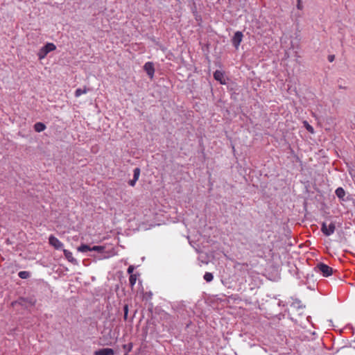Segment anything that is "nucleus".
Masks as SVG:
<instances>
[{"label": "nucleus", "mask_w": 355, "mask_h": 355, "mask_svg": "<svg viewBox=\"0 0 355 355\" xmlns=\"http://www.w3.org/2000/svg\"><path fill=\"white\" fill-rule=\"evenodd\" d=\"M44 286V282L34 279L26 283L24 287V307L34 309L37 302L36 296Z\"/></svg>", "instance_id": "obj_1"}, {"label": "nucleus", "mask_w": 355, "mask_h": 355, "mask_svg": "<svg viewBox=\"0 0 355 355\" xmlns=\"http://www.w3.org/2000/svg\"><path fill=\"white\" fill-rule=\"evenodd\" d=\"M78 252H83V253H87V252H96L98 254H99L98 258L100 259H104V258H108L110 257V254H105V246L104 245H93L91 246L88 244L82 243L80 246L77 248Z\"/></svg>", "instance_id": "obj_2"}, {"label": "nucleus", "mask_w": 355, "mask_h": 355, "mask_svg": "<svg viewBox=\"0 0 355 355\" xmlns=\"http://www.w3.org/2000/svg\"><path fill=\"white\" fill-rule=\"evenodd\" d=\"M313 270L315 272L321 273L325 277L331 276L334 272V269L331 267L322 262L317 263Z\"/></svg>", "instance_id": "obj_3"}, {"label": "nucleus", "mask_w": 355, "mask_h": 355, "mask_svg": "<svg viewBox=\"0 0 355 355\" xmlns=\"http://www.w3.org/2000/svg\"><path fill=\"white\" fill-rule=\"evenodd\" d=\"M56 49V46L53 43L48 42L44 44L37 52V55L39 60L44 59L48 53Z\"/></svg>", "instance_id": "obj_4"}, {"label": "nucleus", "mask_w": 355, "mask_h": 355, "mask_svg": "<svg viewBox=\"0 0 355 355\" xmlns=\"http://www.w3.org/2000/svg\"><path fill=\"white\" fill-rule=\"evenodd\" d=\"M336 230V225L334 223H331L329 225L325 222H322L321 224V232L324 235L329 236L334 233Z\"/></svg>", "instance_id": "obj_5"}, {"label": "nucleus", "mask_w": 355, "mask_h": 355, "mask_svg": "<svg viewBox=\"0 0 355 355\" xmlns=\"http://www.w3.org/2000/svg\"><path fill=\"white\" fill-rule=\"evenodd\" d=\"M243 37V34L241 31H236L234 33L232 38V44L236 49H238Z\"/></svg>", "instance_id": "obj_6"}, {"label": "nucleus", "mask_w": 355, "mask_h": 355, "mask_svg": "<svg viewBox=\"0 0 355 355\" xmlns=\"http://www.w3.org/2000/svg\"><path fill=\"white\" fill-rule=\"evenodd\" d=\"M49 243L55 250H61L64 246L63 243L53 234H51L49 237Z\"/></svg>", "instance_id": "obj_7"}, {"label": "nucleus", "mask_w": 355, "mask_h": 355, "mask_svg": "<svg viewBox=\"0 0 355 355\" xmlns=\"http://www.w3.org/2000/svg\"><path fill=\"white\" fill-rule=\"evenodd\" d=\"M144 70L146 71L150 78H153L155 73L154 64L152 62H147L144 64Z\"/></svg>", "instance_id": "obj_8"}, {"label": "nucleus", "mask_w": 355, "mask_h": 355, "mask_svg": "<svg viewBox=\"0 0 355 355\" xmlns=\"http://www.w3.org/2000/svg\"><path fill=\"white\" fill-rule=\"evenodd\" d=\"M214 78L219 82L221 85H225L226 80L224 77V72L220 70H216L214 71Z\"/></svg>", "instance_id": "obj_9"}, {"label": "nucleus", "mask_w": 355, "mask_h": 355, "mask_svg": "<svg viewBox=\"0 0 355 355\" xmlns=\"http://www.w3.org/2000/svg\"><path fill=\"white\" fill-rule=\"evenodd\" d=\"M94 355H114V351L112 348H102L96 350Z\"/></svg>", "instance_id": "obj_10"}, {"label": "nucleus", "mask_w": 355, "mask_h": 355, "mask_svg": "<svg viewBox=\"0 0 355 355\" xmlns=\"http://www.w3.org/2000/svg\"><path fill=\"white\" fill-rule=\"evenodd\" d=\"M63 253H64V255L65 258L69 262H71V263H77V260L75 258L73 257L72 253L69 250L63 249Z\"/></svg>", "instance_id": "obj_11"}, {"label": "nucleus", "mask_w": 355, "mask_h": 355, "mask_svg": "<svg viewBox=\"0 0 355 355\" xmlns=\"http://www.w3.org/2000/svg\"><path fill=\"white\" fill-rule=\"evenodd\" d=\"M335 193L336 195V196L340 200H343V201H345V199L344 198L345 196V191L344 190L343 188L342 187H338L336 191H335Z\"/></svg>", "instance_id": "obj_12"}, {"label": "nucleus", "mask_w": 355, "mask_h": 355, "mask_svg": "<svg viewBox=\"0 0 355 355\" xmlns=\"http://www.w3.org/2000/svg\"><path fill=\"white\" fill-rule=\"evenodd\" d=\"M33 128L35 132H41L46 128V126L42 122H37L34 124Z\"/></svg>", "instance_id": "obj_13"}, {"label": "nucleus", "mask_w": 355, "mask_h": 355, "mask_svg": "<svg viewBox=\"0 0 355 355\" xmlns=\"http://www.w3.org/2000/svg\"><path fill=\"white\" fill-rule=\"evenodd\" d=\"M89 91V88H87L86 86H85L83 88H78L75 91V96L79 97L82 94L87 93Z\"/></svg>", "instance_id": "obj_14"}, {"label": "nucleus", "mask_w": 355, "mask_h": 355, "mask_svg": "<svg viewBox=\"0 0 355 355\" xmlns=\"http://www.w3.org/2000/svg\"><path fill=\"white\" fill-rule=\"evenodd\" d=\"M291 306H293L295 309H302L304 307V306H302V302L298 299H295Z\"/></svg>", "instance_id": "obj_15"}, {"label": "nucleus", "mask_w": 355, "mask_h": 355, "mask_svg": "<svg viewBox=\"0 0 355 355\" xmlns=\"http://www.w3.org/2000/svg\"><path fill=\"white\" fill-rule=\"evenodd\" d=\"M123 319L125 321L128 320V311H129V306L128 304H125L123 307Z\"/></svg>", "instance_id": "obj_16"}, {"label": "nucleus", "mask_w": 355, "mask_h": 355, "mask_svg": "<svg viewBox=\"0 0 355 355\" xmlns=\"http://www.w3.org/2000/svg\"><path fill=\"white\" fill-rule=\"evenodd\" d=\"M203 279L207 282H211L214 279V275L211 272H206L203 276Z\"/></svg>", "instance_id": "obj_17"}, {"label": "nucleus", "mask_w": 355, "mask_h": 355, "mask_svg": "<svg viewBox=\"0 0 355 355\" xmlns=\"http://www.w3.org/2000/svg\"><path fill=\"white\" fill-rule=\"evenodd\" d=\"M249 246H250V250L252 252H255V251L258 250L261 247L259 243H255V242L250 243Z\"/></svg>", "instance_id": "obj_18"}, {"label": "nucleus", "mask_w": 355, "mask_h": 355, "mask_svg": "<svg viewBox=\"0 0 355 355\" xmlns=\"http://www.w3.org/2000/svg\"><path fill=\"white\" fill-rule=\"evenodd\" d=\"M141 170L139 168L137 167L133 170V179L135 180H138L140 175Z\"/></svg>", "instance_id": "obj_19"}, {"label": "nucleus", "mask_w": 355, "mask_h": 355, "mask_svg": "<svg viewBox=\"0 0 355 355\" xmlns=\"http://www.w3.org/2000/svg\"><path fill=\"white\" fill-rule=\"evenodd\" d=\"M137 281L136 275H130L129 277V284L132 288L135 286Z\"/></svg>", "instance_id": "obj_20"}, {"label": "nucleus", "mask_w": 355, "mask_h": 355, "mask_svg": "<svg viewBox=\"0 0 355 355\" xmlns=\"http://www.w3.org/2000/svg\"><path fill=\"white\" fill-rule=\"evenodd\" d=\"M304 124L307 131H309L311 133L313 132V128L307 121H304Z\"/></svg>", "instance_id": "obj_21"}, {"label": "nucleus", "mask_w": 355, "mask_h": 355, "mask_svg": "<svg viewBox=\"0 0 355 355\" xmlns=\"http://www.w3.org/2000/svg\"><path fill=\"white\" fill-rule=\"evenodd\" d=\"M134 270H135V267L133 266H130L128 268L127 272L130 275H133L132 272H133Z\"/></svg>", "instance_id": "obj_22"}, {"label": "nucleus", "mask_w": 355, "mask_h": 355, "mask_svg": "<svg viewBox=\"0 0 355 355\" xmlns=\"http://www.w3.org/2000/svg\"><path fill=\"white\" fill-rule=\"evenodd\" d=\"M137 182V180L132 178V180H129L128 184L131 187H134Z\"/></svg>", "instance_id": "obj_23"}, {"label": "nucleus", "mask_w": 355, "mask_h": 355, "mask_svg": "<svg viewBox=\"0 0 355 355\" xmlns=\"http://www.w3.org/2000/svg\"><path fill=\"white\" fill-rule=\"evenodd\" d=\"M329 62H332L335 60V55H329L327 58Z\"/></svg>", "instance_id": "obj_24"}, {"label": "nucleus", "mask_w": 355, "mask_h": 355, "mask_svg": "<svg viewBox=\"0 0 355 355\" xmlns=\"http://www.w3.org/2000/svg\"><path fill=\"white\" fill-rule=\"evenodd\" d=\"M31 273L28 271H24V279L30 277Z\"/></svg>", "instance_id": "obj_25"}, {"label": "nucleus", "mask_w": 355, "mask_h": 355, "mask_svg": "<svg viewBox=\"0 0 355 355\" xmlns=\"http://www.w3.org/2000/svg\"><path fill=\"white\" fill-rule=\"evenodd\" d=\"M297 1V8L299 10H302V1H301V0H298V1Z\"/></svg>", "instance_id": "obj_26"}, {"label": "nucleus", "mask_w": 355, "mask_h": 355, "mask_svg": "<svg viewBox=\"0 0 355 355\" xmlns=\"http://www.w3.org/2000/svg\"><path fill=\"white\" fill-rule=\"evenodd\" d=\"M21 300V298H19V300H17V301L12 302V306L13 307H15V306H16L17 305L20 304V302H19V300Z\"/></svg>", "instance_id": "obj_27"}, {"label": "nucleus", "mask_w": 355, "mask_h": 355, "mask_svg": "<svg viewBox=\"0 0 355 355\" xmlns=\"http://www.w3.org/2000/svg\"><path fill=\"white\" fill-rule=\"evenodd\" d=\"M151 41L153 42L154 43H155L156 44H158V42H157L156 39L155 37H153L150 38Z\"/></svg>", "instance_id": "obj_28"}, {"label": "nucleus", "mask_w": 355, "mask_h": 355, "mask_svg": "<svg viewBox=\"0 0 355 355\" xmlns=\"http://www.w3.org/2000/svg\"><path fill=\"white\" fill-rule=\"evenodd\" d=\"M18 276H19L20 278H21V279H22V271H19V272H18Z\"/></svg>", "instance_id": "obj_29"}, {"label": "nucleus", "mask_w": 355, "mask_h": 355, "mask_svg": "<svg viewBox=\"0 0 355 355\" xmlns=\"http://www.w3.org/2000/svg\"><path fill=\"white\" fill-rule=\"evenodd\" d=\"M313 274H311V275L309 274L307 275V279L313 277Z\"/></svg>", "instance_id": "obj_30"}, {"label": "nucleus", "mask_w": 355, "mask_h": 355, "mask_svg": "<svg viewBox=\"0 0 355 355\" xmlns=\"http://www.w3.org/2000/svg\"><path fill=\"white\" fill-rule=\"evenodd\" d=\"M313 274H311V275L309 274L307 275V279L313 277Z\"/></svg>", "instance_id": "obj_31"}, {"label": "nucleus", "mask_w": 355, "mask_h": 355, "mask_svg": "<svg viewBox=\"0 0 355 355\" xmlns=\"http://www.w3.org/2000/svg\"><path fill=\"white\" fill-rule=\"evenodd\" d=\"M136 312H137V311H135V312H134V313H133L132 316L130 318V320H133V318H134V317H135V315Z\"/></svg>", "instance_id": "obj_32"}, {"label": "nucleus", "mask_w": 355, "mask_h": 355, "mask_svg": "<svg viewBox=\"0 0 355 355\" xmlns=\"http://www.w3.org/2000/svg\"><path fill=\"white\" fill-rule=\"evenodd\" d=\"M128 351H130L132 349V345L130 344V347H128Z\"/></svg>", "instance_id": "obj_33"}, {"label": "nucleus", "mask_w": 355, "mask_h": 355, "mask_svg": "<svg viewBox=\"0 0 355 355\" xmlns=\"http://www.w3.org/2000/svg\"><path fill=\"white\" fill-rule=\"evenodd\" d=\"M128 351H130L132 349V345L130 344V347H128Z\"/></svg>", "instance_id": "obj_34"}, {"label": "nucleus", "mask_w": 355, "mask_h": 355, "mask_svg": "<svg viewBox=\"0 0 355 355\" xmlns=\"http://www.w3.org/2000/svg\"><path fill=\"white\" fill-rule=\"evenodd\" d=\"M152 295V293H149V294H148V296H151Z\"/></svg>", "instance_id": "obj_35"}, {"label": "nucleus", "mask_w": 355, "mask_h": 355, "mask_svg": "<svg viewBox=\"0 0 355 355\" xmlns=\"http://www.w3.org/2000/svg\"><path fill=\"white\" fill-rule=\"evenodd\" d=\"M152 295V293H149V294H148V296H151Z\"/></svg>", "instance_id": "obj_36"}, {"label": "nucleus", "mask_w": 355, "mask_h": 355, "mask_svg": "<svg viewBox=\"0 0 355 355\" xmlns=\"http://www.w3.org/2000/svg\"><path fill=\"white\" fill-rule=\"evenodd\" d=\"M89 256H95L94 254H88Z\"/></svg>", "instance_id": "obj_37"}, {"label": "nucleus", "mask_w": 355, "mask_h": 355, "mask_svg": "<svg viewBox=\"0 0 355 355\" xmlns=\"http://www.w3.org/2000/svg\"><path fill=\"white\" fill-rule=\"evenodd\" d=\"M125 355H126V354H125Z\"/></svg>", "instance_id": "obj_38"}]
</instances>
